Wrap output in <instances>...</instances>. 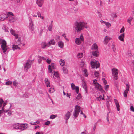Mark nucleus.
<instances>
[{"label": "nucleus", "instance_id": "obj_1", "mask_svg": "<svg viewBox=\"0 0 134 134\" xmlns=\"http://www.w3.org/2000/svg\"><path fill=\"white\" fill-rule=\"evenodd\" d=\"M87 24L83 21H76L74 23V28L77 33H80L85 27Z\"/></svg>", "mask_w": 134, "mask_h": 134}, {"label": "nucleus", "instance_id": "obj_2", "mask_svg": "<svg viewBox=\"0 0 134 134\" xmlns=\"http://www.w3.org/2000/svg\"><path fill=\"white\" fill-rule=\"evenodd\" d=\"M7 19L10 23L15 22L16 19L14 16V15L12 12H7Z\"/></svg>", "mask_w": 134, "mask_h": 134}, {"label": "nucleus", "instance_id": "obj_3", "mask_svg": "<svg viewBox=\"0 0 134 134\" xmlns=\"http://www.w3.org/2000/svg\"><path fill=\"white\" fill-rule=\"evenodd\" d=\"M84 39L82 34L79 37L76 38L75 40V43L77 45L80 44L82 42L84 41Z\"/></svg>", "mask_w": 134, "mask_h": 134}, {"label": "nucleus", "instance_id": "obj_4", "mask_svg": "<svg viewBox=\"0 0 134 134\" xmlns=\"http://www.w3.org/2000/svg\"><path fill=\"white\" fill-rule=\"evenodd\" d=\"M80 107L77 105L76 106L73 113V115L75 118H76L78 116L80 110Z\"/></svg>", "mask_w": 134, "mask_h": 134}, {"label": "nucleus", "instance_id": "obj_5", "mask_svg": "<svg viewBox=\"0 0 134 134\" xmlns=\"http://www.w3.org/2000/svg\"><path fill=\"white\" fill-rule=\"evenodd\" d=\"M33 61L34 60H28L27 62L25 64L24 67L25 71H27L28 69L31 67V65L32 64V61Z\"/></svg>", "mask_w": 134, "mask_h": 134}, {"label": "nucleus", "instance_id": "obj_6", "mask_svg": "<svg viewBox=\"0 0 134 134\" xmlns=\"http://www.w3.org/2000/svg\"><path fill=\"white\" fill-rule=\"evenodd\" d=\"M112 75L114 79L117 80L118 78V70L116 68H113L111 69Z\"/></svg>", "mask_w": 134, "mask_h": 134}, {"label": "nucleus", "instance_id": "obj_7", "mask_svg": "<svg viewBox=\"0 0 134 134\" xmlns=\"http://www.w3.org/2000/svg\"><path fill=\"white\" fill-rule=\"evenodd\" d=\"M1 47L4 53H5L8 48V46L7 45V42L5 41H3V43L1 44Z\"/></svg>", "mask_w": 134, "mask_h": 134}, {"label": "nucleus", "instance_id": "obj_8", "mask_svg": "<svg viewBox=\"0 0 134 134\" xmlns=\"http://www.w3.org/2000/svg\"><path fill=\"white\" fill-rule=\"evenodd\" d=\"M91 64L92 68H96L97 69L99 67V63L98 61L91 62Z\"/></svg>", "mask_w": 134, "mask_h": 134}, {"label": "nucleus", "instance_id": "obj_9", "mask_svg": "<svg viewBox=\"0 0 134 134\" xmlns=\"http://www.w3.org/2000/svg\"><path fill=\"white\" fill-rule=\"evenodd\" d=\"M34 25L32 19H30L29 24V28L30 30L34 31Z\"/></svg>", "mask_w": 134, "mask_h": 134}, {"label": "nucleus", "instance_id": "obj_10", "mask_svg": "<svg viewBox=\"0 0 134 134\" xmlns=\"http://www.w3.org/2000/svg\"><path fill=\"white\" fill-rule=\"evenodd\" d=\"M56 68L55 64L54 63H52L50 65L48 66V72L49 73L52 72L53 69H55Z\"/></svg>", "mask_w": 134, "mask_h": 134}, {"label": "nucleus", "instance_id": "obj_11", "mask_svg": "<svg viewBox=\"0 0 134 134\" xmlns=\"http://www.w3.org/2000/svg\"><path fill=\"white\" fill-rule=\"evenodd\" d=\"M126 89L123 93L124 96L125 97H126L127 96V94L129 90L130 86L129 84H127L126 85Z\"/></svg>", "mask_w": 134, "mask_h": 134}, {"label": "nucleus", "instance_id": "obj_12", "mask_svg": "<svg viewBox=\"0 0 134 134\" xmlns=\"http://www.w3.org/2000/svg\"><path fill=\"white\" fill-rule=\"evenodd\" d=\"M28 127V125L27 124H20V127L19 128V130L21 131H23L26 129Z\"/></svg>", "mask_w": 134, "mask_h": 134}, {"label": "nucleus", "instance_id": "obj_13", "mask_svg": "<svg viewBox=\"0 0 134 134\" xmlns=\"http://www.w3.org/2000/svg\"><path fill=\"white\" fill-rule=\"evenodd\" d=\"M44 2V0H37L36 1L37 4L40 7H41L42 6Z\"/></svg>", "mask_w": 134, "mask_h": 134}, {"label": "nucleus", "instance_id": "obj_14", "mask_svg": "<svg viewBox=\"0 0 134 134\" xmlns=\"http://www.w3.org/2000/svg\"><path fill=\"white\" fill-rule=\"evenodd\" d=\"M94 85L95 86L96 88H97L99 90L101 91L103 93L105 92V91L102 88L101 86L98 83H96Z\"/></svg>", "mask_w": 134, "mask_h": 134}, {"label": "nucleus", "instance_id": "obj_15", "mask_svg": "<svg viewBox=\"0 0 134 134\" xmlns=\"http://www.w3.org/2000/svg\"><path fill=\"white\" fill-rule=\"evenodd\" d=\"M71 87L72 90H74L75 89L76 92L77 94L79 92V87L78 86L75 87L74 84L73 83L71 84Z\"/></svg>", "mask_w": 134, "mask_h": 134}, {"label": "nucleus", "instance_id": "obj_16", "mask_svg": "<svg viewBox=\"0 0 134 134\" xmlns=\"http://www.w3.org/2000/svg\"><path fill=\"white\" fill-rule=\"evenodd\" d=\"M7 19V14L3 13L0 15V20L3 21Z\"/></svg>", "mask_w": 134, "mask_h": 134}, {"label": "nucleus", "instance_id": "obj_17", "mask_svg": "<svg viewBox=\"0 0 134 134\" xmlns=\"http://www.w3.org/2000/svg\"><path fill=\"white\" fill-rule=\"evenodd\" d=\"M13 128L16 130H19L20 127V124L18 123H15L12 125Z\"/></svg>", "mask_w": 134, "mask_h": 134}, {"label": "nucleus", "instance_id": "obj_18", "mask_svg": "<svg viewBox=\"0 0 134 134\" xmlns=\"http://www.w3.org/2000/svg\"><path fill=\"white\" fill-rule=\"evenodd\" d=\"M71 112L68 111L66 113L64 116V118L65 120H68L69 119L71 116Z\"/></svg>", "mask_w": 134, "mask_h": 134}, {"label": "nucleus", "instance_id": "obj_19", "mask_svg": "<svg viewBox=\"0 0 134 134\" xmlns=\"http://www.w3.org/2000/svg\"><path fill=\"white\" fill-rule=\"evenodd\" d=\"M111 38L109 36H106L105 37L104 41V43L105 44H107L108 42L111 40Z\"/></svg>", "mask_w": 134, "mask_h": 134}, {"label": "nucleus", "instance_id": "obj_20", "mask_svg": "<svg viewBox=\"0 0 134 134\" xmlns=\"http://www.w3.org/2000/svg\"><path fill=\"white\" fill-rule=\"evenodd\" d=\"M10 32L11 34L15 36V38L17 39L18 37V35L15 33V31H14L12 29H10Z\"/></svg>", "mask_w": 134, "mask_h": 134}, {"label": "nucleus", "instance_id": "obj_21", "mask_svg": "<svg viewBox=\"0 0 134 134\" xmlns=\"http://www.w3.org/2000/svg\"><path fill=\"white\" fill-rule=\"evenodd\" d=\"M44 82L47 87H50V83L49 80L47 78H46L44 80Z\"/></svg>", "mask_w": 134, "mask_h": 134}, {"label": "nucleus", "instance_id": "obj_22", "mask_svg": "<svg viewBox=\"0 0 134 134\" xmlns=\"http://www.w3.org/2000/svg\"><path fill=\"white\" fill-rule=\"evenodd\" d=\"M91 49L92 50H97L98 49V47L97 44L96 43H94L92 45Z\"/></svg>", "mask_w": 134, "mask_h": 134}, {"label": "nucleus", "instance_id": "obj_23", "mask_svg": "<svg viewBox=\"0 0 134 134\" xmlns=\"http://www.w3.org/2000/svg\"><path fill=\"white\" fill-rule=\"evenodd\" d=\"M58 45L59 47L60 48H62L64 47V43L62 41H60L58 42Z\"/></svg>", "mask_w": 134, "mask_h": 134}, {"label": "nucleus", "instance_id": "obj_24", "mask_svg": "<svg viewBox=\"0 0 134 134\" xmlns=\"http://www.w3.org/2000/svg\"><path fill=\"white\" fill-rule=\"evenodd\" d=\"M125 37L124 33H123L120 34V35L119 36L118 39L122 41H124V38Z\"/></svg>", "mask_w": 134, "mask_h": 134}, {"label": "nucleus", "instance_id": "obj_25", "mask_svg": "<svg viewBox=\"0 0 134 134\" xmlns=\"http://www.w3.org/2000/svg\"><path fill=\"white\" fill-rule=\"evenodd\" d=\"M114 102L117 108V110L118 111H119L120 110L119 108L120 106L118 101L116 99H114Z\"/></svg>", "mask_w": 134, "mask_h": 134}, {"label": "nucleus", "instance_id": "obj_26", "mask_svg": "<svg viewBox=\"0 0 134 134\" xmlns=\"http://www.w3.org/2000/svg\"><path fill=\"white\" fill-rule=\"evenodd\" d=\"M49 47V45L48 44L46 43L45 42H43L41 44V47L43 48H45L46 47Z\"/></svg>", "mask_w": 134, "mask_h": 134}, {"label": "nucleus", "instance_id": "obj_27", "mask_svg": "<svg viewBox=\"0 0 134 134\" xmlns=\"http://www.w3.org/2000/svg\"><path fill=\"white\" fill-rule=\"evenodd\" d=\"M55 41L53 39H52L50 40L48 43L50 46L51 45H55Z\"/></svg>", "mask_w": 134, "mask_h": 134}, {"label": "nucleus", "instance_id": "obj_28", "mask_svg": "<svg viewBox=\"0 0 134 134\" xmlns=\"http://www.w3.org/2000/svg\"><path fill=\"white\" fill-rule=\"evenodd\" d=\"M95 51H93L92 52V54L93 56L96 57H98L99 55V54L98 51L97 50H95Z\"/></svg>", "mask_w": 134, "mask_h": 134}, {"label": "nucleus", "instance_id": "obj_29", "mask_svg": "<svg viewBox=\"0 0 134 134\" xmlns=\"http://www.w3.org/2000/svg\"><path fill=\"white\" fill-rule=\"evenodd\" d=\"M83 87L86 93H87V87L86 83L84 82L83 83Z\"/></svg>", "mask_w": 134, "mask_h": 134}, {"label": "nucleus", "instance_id": "obj_30", "mask_svg": "<svg viewBox=\"0 0 134 134\" xmlns=\"http://www.w3.org/2000/svg\"><path fill=\"white\" fill-rule=\"evenodd\" d=\"M133 19V18L130 16L129 17L127 20V22L130 25H131V22Z\"/></svg>", "mask_w": 134, "mask_h": 134}, {"label": "nucleus", "instance_id": "obj_31", "mask_svg": "<svg viewBox=\"0 0 134 134\" xmlns=\"http://www.w3.org/2000/svg\"><path fill=\"white\" fill-rule=\"evenodd\" d=\"M104 94H103V96L102 95L99 96V97L97 98V100L99 101L101 99L104 100Z\"/></svg>", "mask_w": 134, "mask_h": 134}, {"label": "nucleus", "instance_id": "obj_32", "mask_svg": "<svg viewBox=\"0 0 134 134\" xmlns=\"http://www.w3.org/2000/svg\"><path fill=\"white\" fill-rule=\"evenodd\" d=\"M94 75L95 77L97 78H98L99 76V72L98 71H95L94 72Z\"/></svg>", "mask_w": 134, "mask_h": 134}, {"label": "nucleus", "instance_id": "obj_33", "mask_svg": "<svg viewBox=\"0 0 134 134\" xmlns=\"http://www.w3.org/2000/svg\"><path fill=\"white\" fill-rule=\"evenodd\" d=\"M59 62L60 65L62 66H63L65 65V61L62 59H60Z\"/></svg>", "mask_w": 134, "mask_h": 134}, {"label": "nucleus", "instance_id": "obj_34", "mask_svg": "<svg viewBox=\"0 0 134 134\" xmlns=\"http://www.w3.org/2000/svg\"><path fill=\"white\" fill-rule=\"evenodd\" d=\"M40 123V121L39 120H37L36 122H30V124L32 125H34Z\"/></svg>", "mask_w": 134, "mask_h": 134}, {"label": "nucleus", "instance_id": "obj_35", "mask_svg": "<svg viewBox=\"0 0 134 134\" xmlns=\"http://www.w3.org/2000/svg\"><path fill=\"white\" fill-rule=\"evenodd\" d=\"M12 48L14 50L15 49H20V48L18 46L15 45H13Z\"/></svg>", "mask_w": 134, "mask_h": 134}, {"label": "nucleus", "instance_id": "obj_36", "mask_svg": "<svg viewBox=\"0 0 134 134\" xmlns=\"http://www.w3.org/2000/svg\"><path fill=\"white\" fill-rule=\"evenodd\" d=\"M88 72L86 69H84L83 70V75L86 77H87L88 75Z\"/></svg>", "mask_w": 134, "mask_h": 134}, {"label": "nucleus", "instance_id": "obj_37", "mask_svg": "<svg viewBox=\"0 0 134 134\" xmlns=\"http://www.w3.org/2000/svg\"><path fill=\"white\" fill-rule=\"evenodd\" d=\"M55 90L54 87L53 86H51L49 89V92L50 93H53L55 91Z\"/></svg>", "mask_w": 134, "mask_h": 134}, {"label": "nucleus", "instance_id": "obj_38", "mask_svg": "<svg viewBox=\"0 0 134 134\" xmlns=\"http://www.w3.org/2000/svg\"><path fill=\"white\" fill-rule=\"evenodd\" d=\"M83 55V53H78L77 55V58H81L82 57Z\"/></svg>", "mask_w": 134, "mask_h": 134}, {"label": "nucleus", "instance_id": "obj_39", "mask_svg": "<svg viewBox=\"0 0 134 134\" xmlns=\"http://www.w3.org/2000/svg\"><path fill=\"white\" fill-rule=\"evenodd\" d=\"M42 60V57L38 56L37 57V61L39 63H41V61Z\"/></svg>", "mask_w": 134, "mask_h": 134}, {"label": "nucleus", "instance_id": "obj_40", "mask_svg": "<svg viewBox=\"0 0 134 134\" xmlns=\"http://www.w3.org/2000/svg\"><path fill=\"white\" fill-rule=\"evenodd\" d=\"M37 14L38 17L42 19H43L44 17L41 16V14L40 12H37Z\"/></svg>", "mask_w": 134, "mask_h": 134}, {"label": "nucleus", "instance_id": "obj_41", "mask_svg": "<svg viewBox=\"0 0 134 134\" xmlns=\"http://www.w3.org/2000/svg\"><path fill=\"white\" fill-rule=\"evenodd\" d=\"M76 99L77 100H81L82 99V97L80 93L78 94L76 97Z\"/></svg>", "mask_w": 134, "mask_h": 134}, {"label": "nucleus", "instance_id": "obj_42", "mask_svg": "<svg viewBox=\"0 0 134 134\" xmlns=\"http://www.w3.org/2000/svg\"><path fill=\"white\" fill-rule=\"evenodd\" d=\"M53 25L52 23H51L49 25L48 29L50 31H52V30Z\"/></svg>", "mask_w": 134, "mask_h": 134}, {"label": "nucleus", "instance_id": "obj_43", "mask_svg": "<svg viewBox=\"0 0 134 134\" xmlns=\"http://www.w3.org/2000/svg\"><path fill=\"white\" fill-rule=\"evenodd\" d=\"M63 71L64 73L65 74H67L68 73V70L65 67H63Z\"/></svg>", "mask_w": 134, "mask_h": 134}, {"label": "nucleus", "instance_id": "obj_44", "mask_svg": "<svg viewBox=\"0 0 134 134\" xmlns=\"http://www.w3.org/2000/svg\"><path fill=\"white\" fill-rule=\"evenodd\" d=\"M12 82L10 81H8L5 83V85H9L12 84Z\"/></svg>", "mask_w": 134, "mask_h": 134}, {"label": "nucleus", "instance_id": "obj_45", "mask_svg": "<svg viewBox=\"0 0 134 134\" xmlns=\"http://www.w3.org/2000/svg\"><path fill=\"white\" fill-rule=\"evenodd\" d=\"M9 110H7L6 111H4V108L3 107L2 108V110H0V114H1L2 113H3V112H7Z\"/></svg>", "mask_w": 134, "mask_h": 134}, {"label": "nucleus", "instance_id": "obj_46", "mask_svg": "<svg viewBox=\"0 0 134 134\" xmlns=\"http://www.w3.org/2000/svg\"><path fill=\"white\" fill-rule=\"evenodd\" d=\"M57 115L52 114L50 116L49 118L50 119H54L57 117Z\"/></svg>", "mask_w": 134, "mask_h": 134}, {"label": "nucleus", "instance_id": "obj_47", "mask_svg": "<svg viewBox=\"0 0 134 134\" xmlns=\"http://www.w3.org/2000/svg\"><path fill=\"white\" fill-rule=\"evenodd\" d=\"M125 31V28L124 26H122V28L120 31V33H124Z\"/></svg>", "mask_w": 134, "mask_h": 134}, {"label": "nucleus", "instance_id": "obj_48", "mask_svg": "<svg viewBox=\"0 0 134 134\" xmlns=\"http://www.w3.org/2000/svg\"><path fill=\"white\" fill-rule=\"evenodd\" d=\"M105 25L107 27H110L111 26V24L109 22H106V23H105Z\"/></svg>", "mask_w": 134, "mask_h": 134}, {"label": "nucleus", "instance_id": "obj_49", "mask_svg": "<svg viewBox=\"0 0 134 134\" xmlns=\"http://www.w3.org/2000/svg\"><path fill=\"white\" fill-rule=\"evenodd\" d=\"M51 123L50 121L49 120H47L46 122L44 123V125H49Z\"/></svg>", "mask_w": 134, "mask_h": 134}, {"label": "nucleus", "instance_id": "obj_50", "mask_svg": "<svg viewBox=\"0 0 134 134\" xmlns=\"http://www.w3.org/2000/svg\"><path fill=\"white\" fill-rule=\"evenodd\" d=\"M112 49L113 51L115 52L116 51V48L115 45L114 44L112 45Z\"/></svg>", "mask_w": 134, "mask_h": 134}, {"label": "nucleus", "instance_id": "obj_51", "mask_svg": "<svg viewBox=\"0 0 134 134\" xmlns=\"http://www.w3.org/2000/svg\"><path fill=\"white\" fill-rule=\"evenodd\" d=\"M44 133L43 132L41 131H37L36 132L35 134H44Z\"/></svg>", "mask_w": 134, "mask_h": 134}, {"label": "nucleus", "instance_id": "obj_52", "mask_svg": "<svg viewBox=\"0 0 134 134\" xmlns=\"http://www.w3.org/2000/svg\"><path fill=\"white\" fill-rule=\"evenodd\" d=\"M109 86L108 85H106L104 86V88L105 90L108 91V89L109 88Z\"/></svg>", "mask_w": 134, "mask_h": 134}, {"label": "nucleus", "instance_id": "obj_53", "mask_svg": "<svg viewBox=\"0 0 134 134\" xmlns=\"http://www.w3.org/2000/svg\"><path fill=\"white\" fill-rule=\"evenodd\" d=\"M84 62L83 61H82L80 64V66L81 67H82L84 66Z\"/></svg>", "mask_w": 134, "mask_h": 134}, {"label": "nucleus", "instance_id": "obj_54", "mask_svg": "<svg viewBox=\"0 0 134 134\" xmlns=\"http://www.w3.org/2000/svg\"><path fill=\"white\" fill-rule=\"evenodd\" d=\"M54 75L56 77H58V74L57 72L54 71Z\"/></svg>", "mask_w": 134, "mask_h": 134}, {"label": "nucleus", "instance_id": "obj_55", "mask_svg": "<svg viewBox=\"0 0 134 134\" xmlns=\"http://www.w3.org/2000/svg\"><path fill=\"white\" fill-rule=\"evenodd\" d=\"M3 102V100L2 99H0V107H1Z\"/></svg>", "mask_w": 134, "mask_h": 134}, {"label": "nucleus", "instance_id": "obj_56", "mask_svg": "<svg viewBox=\"0 0 134 134\" xmlns=\"http://www.w3.org/2000/svg\"><path fill=\"white\" fill-rule=\"evenodd\" d=\"M111 16L113 18H116L117 16V15H116V14L114 13H113L112 14Z\"/></svg>", "mask_w": 134, "mask_h": 134}, {"label": "nucleus", "instance_id": "obj_57", "mask_svg": "<svg viewBox=\"0 0 134 134\" xmlns=\"http://www.w3.org/2000/svg\"><path fill=\"white\" fill-rule=\"evenodd\" d=\"M31 15L32 16H33L34 17L36 18L37 17V15H36V14L34 13H32Z\"/></svg>", "mask_w": 134, "mask_h": 134}, {"label": "nucleus", "instance_id": "obj_58", "mask_svg": "<svg viewBox=\"0 0 134 134\" xmlns=\"http://www.w3.org/2000/svg\"><path fill=\"white\" fill-rule=\"evenodd\" d=\"M13 84L14 86H16L17 85L18 83L16 81H14L13 82Z\"/></svg>", "mask_w": 134, "mask_h": 134}, {"label": "nucleus", "instance_id": "obj_59", "mask_svg": "<svg viewBox=\"0 0 134 134\" xmlns=\"http://www.w3.org/2000/svg\"><path fill=\"white\" fill-rule=\"evenodd\" d=\"M46 62H47V63L48 64H49L51 63V60L50 59H47L46 61Z\"/></svg>", "mask_w": 134, "mask_h": 134}, {"label": "nucleus", "instance_id": "obj_60", "mask_svg": "<svg viewBox=\"0 0 134 134\" xmlns=\"http://www.w3.org/2000/svg\"><path fill=\"white\" fill-rule=\"evenodd\" d=\"M130 109L131 110L134 112V108L133 106H132L130 107Z\"/></svg>", "mask_w": 134, "mask_h": 134}, {"label": "nucleus", "instance_id": "obj_61", "mask_svg": "<svg viewBox=\"0 0 134 134\" xmlns=\"http://www.w3.org/2000/svg\"><path fill=\"white\" fill-rule=\"evenodd\" d=\"M40 128L39 126H36L35 127V129H39Z\"/></svg>", "mask_w": 134, "mask_h": 134}, {"label": "nucleus", "instance_id": "obj_62", "mask_svg": "<svg viewBox=\"0 0 134 134\" xmlns=\"http://www.w3.org/2000/svg\"><path fill=\"white\" fill-rule=\"evenodd\" d=\"M97 13L99 17L100 18H101L102 16V14L100 13L99 12H98Z\"/></svg>", "mask_w": 134, "mask_h": 134}, {"label": "nucleus", "instance_id": "obj_63", "mask_svg": "<svg viewBox=\"0 0 134 134\" xmlns=\"http://www.w3.org/2000/svg\"><path fill=\"white\" fill-rule=\"evenodd\" d=\"M3 41H5L4 40H2L0 38V44H2L3 42Z\"/></svg>", "mask_w": 134, "mask_h": 134}, {"label": "nucleus", "instance_id": "obj_64", "mask_svg": "<svg viewBox=\"0 0 134 134\" xmlns=\"http://www.w3.org/2000/svg\"><path fill=\"white\" fill-rule=\"evenodd\" d=\"M102 80L103 81V83L104 84H106L107 83V81H106L104 79V78H103L102 79Z\"/></svg>", "mask_w": 134, "mask_h": 134}]
</instances>
